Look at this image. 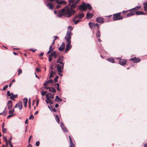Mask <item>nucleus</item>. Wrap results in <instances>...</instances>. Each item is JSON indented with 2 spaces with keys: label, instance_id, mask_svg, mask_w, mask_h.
Listing matches in <instances>:
<instances>
[{
  "label": "nucleus",
  "instance_id": "f257e3e1",
  "mask_svg": "<svg viewBox=\"0 0 147 147\" xmlns=\"http://www.w3.org/2000/svg\"><path fill=\"white\" fill-rule=\"evenodd\" d=\"M76 12L75 10L71 9L67 6H66L64 8L58 12L57 16L61 17L62 16L68 18L71 17Z\"/></svg>",
  "mask_w": 147,
  "mask_h": 147
},
{
  "label": "nucleus",
  "instance_id": "f03ea898",
  "mask_svg": "<svg viewBox=\"0 0 147 147\" xmlns=\"http://www.w3.org/2000/svg\"><path fill=\"white\" fill-rule=\"evenodd\" d=\"M72 33L70 31H68L67 32L66 36L65 37V39L67 42L66 45L65 52L69 51L71 47V46L70 45Z\"/></svg>",
  "mask_w": 147,
  "mask_h": 147
},
{
  "label": "nucleus",
  "instance_id": "7ed1b4c3",
  "mask_svg": "<svg viewBox=\"0 0 147 147\" xmlns=\"http://www.w3.org/2000/svg\"><path fill=\"white\" fill-rule=\"evenodd\" d=\"M64 57L63 56L58 58L57 60V62L59 64L56 65L57 71L59 72H62L64 68V63H63Z\"/></svg>",
  "mask_w": 147,
  "mask_h": 147
},
{
  "label": "nucleus",
  "instance_id": "20e7f679",
  "mask_svg": "<svg viewBox=\"0 0 147 147\" xmlns=\"http://www.w3.org/2000/svg\"><path fill=\"white\" fill-rule=\"evenodd\" d=\"M79 9L81 11L85 10L87 9L90 10H92V7L90 4H86L85 3H83L82 4L80 5Z\"/></svg>",
  "mask_w": 147,
  "mask_h": 147
},
{
  "label": "nucleus",
  "instance_id": "39448f33",
  "mask_svg": "<svg viewBox=\"0 0 147 147\" xmlns=\"http://www.w3.org/2000/svg\"><path fill=\"white\" fill-rule=\"evenodd\" d=\"M121 13H117L113 15V19L114 21L121 20L123 17L120 16Z\"/></svg>",
  "mask_w": 147,
  "mask_h": 147
},
{
  "label": "nucleus",
  "instance_id": "423d86ee",
  "mask_svg": "<svg viewBox=\"0 0 147 147\" xmlns=\"http://www.w3.org/2000/svg\"><path fill=\"white\" fill-rule=\"evenodd\" d=\"M71 3L72 4L70 8L71 9H73L76 7V5L77 3L75 1V0H70L69 1V4L70 5Z\"/></svg>",
  "mask_w": 147,
  "mask_h": 147
},
{
  "label": "nucleus",
  "instance_id": "0eeeda50",
  "mask_svg": "<svg viewBox=\"0 0 147 147\" xmlns=\"http://www.w3.org/2000/svg\"><path fill=\"white\" fill-rule=\"evenodd\" d=\"M88 24L90 27L91 28H93L97 27L98 29H99V25L97 23L95 24L94 23L89 22Z\"/></svg>",
  "mask_w": 147,
  "mask_h": 147
},
{
  "label": "nucleus",
  "instance_id": "6e6552de",
  "mask_svg": "<svg viewBox=\"0 0 147 147\" xmlns=\"http://www.w3.org/2000/svg\"><path fill=\"white\" fill-rule=\"evenodd\" d=\"M47 1H49L50 2H53L55 1L56 3L58 4H63L64 5H65L67 4V2L61 0L59 1V0H47Z\"/></svg>",
  "mask_w": 147,
  "mask_h": 147
},
{
  "label": "nucleus",
  "instance_id": "1a4fd4ad",
  "mask_svg": "<svg viewBox=\"0 0 147 147\" xmlns=\"http://www.w3.org/2000/svg\"><path fill=\"white\" fill-rule=\"evenodd\" d=\"M45 4L47 7L50 9H53V6L52 4L49 2H47L46 1L45 2Z\"/></svg>",
  "mask_w": 147,
  "mask_h": 147
},
{
  "label": "nucleus",
  "instance_id": "9d476101",
  "mask_svg": "<svg viewBox=\"0 0 147 147\" xmlns=\"http://www.w3.org/2000/svg\"><path fill=\"white\" fill-rule=\"evenodd\" d=\"M84 16V14L83 13L80 12L78 13V14L76 15L75 16V18L81 19L83 18Z\"/></svg>",
  "mask_w": 147,
  "mask_h": 147
},
{
  "label": "nucleus",
  "instance_id": "9b49d317",
  "mask_svg": "<svg viewBox=\"0 0 147 147\" xmlns=\"http://www.w3.org/2000/svg\"><path fill=\"white\" fill-rule=\"evenodd\" d=\"M96 20L97 22L99 23H103L104 22V19L101 17H97Z\"/></svg>",
  "mask_w": 147,
  "mask_h": 147
},
{
  "label": "nucleus",
  "instance_id": "f8f14e48",
  "mask_svg": "<svg viewBox=\"0 0 147 147\" xmlns=\"http://www.w3.org/2000/svg\"><path fill=\"white\" fill-rule=\"evenodd\" d=\"M130 61H133V62L135 63H137L140 61V60L138 58H136V57H134L130 59Z\"/></svg>",
  "mask_w": 147,
  "mask_h": 147
},
{
  "label": "nucleus",
  "instance_id": "ddd939ff",
  "mask_svg": "<svg viewBox=\"0 0 147 147\" xmlns=\"http://www.w3.org/2000/svg\"><path fill=\"white\" fill-rule=\"evenodd\" d=\"M46 99L45 100V101L47 103H50L52 104L53 103L51 99L49 98V97L47 96V95H46Z\"/></svg>",
  "mask_w": 147,
  "mask_h": 147
},
{
  "label": "nucleus",
  "instance_id": "4468645a",
  "mask_svg": "<svg viewBox=\"0 0 147 147\" xmlns=\"http://www.w3.org/2000/svg\"><path fill=\"white\" fill-rule=\"evenodd\" d=\"M65 48V44L64 42H63L61 45L58 48V50L61 51H63Z\"/></svg>",
  "mask_w": 147,
  "mask_h": 147
},
{
  "label": "nucleus",
  "instance_id": "2eb2a0df",
  "mask_svg": "<svg viewBox=\"0 0 147 147\" xmlns=\"http://www.w3.org/2000/svg\"><path fill=\"white\" fill-rule=\"evenodd\" d=\"M126 61L125 60L121 59L119 62V63L121 65H124L126 63Z\"/></svg>",
  "mask_w": 147,
  "mask_h": 147
},
{
  "label": "nucleus",
  "instance_id": "dca6fc26",
  "mask_svg": "<svg viewBox=\"0 0 147 147\" xmlns=\"http://www.w3.org/2000/svg\"><path fill=\"white\" fill-rule=\"evenodd\" d=\"M7 105L8 109H11L12 107V101L11 100H9L7 102Z\"/></svg>",
  "mask_w": 147,
  "mask_h": 147
},
{
  "label": "nucleus",
  "instance_id": "f3484780",
  "mask_svg": "<svg viewBox=\"0 0 147 147\" xmlns=\"http://www.w3.org/2000/svg\"><path fill=\"white\" fill-rule=\"evenodd\" d=\"M53 82V81L52 79L46 81L45 83H44L43 85L44 86H47L50 83H52Z\"/></svg>",
  "mask_w": 147,
  "mask_h": 147
},
{
  "label": "nucleus",
  "instance_id": "a211bd4d",
  "mask_svg": "<svg viewBox=\"0 0 147 147\" xmlns=\"http://www.w3.org/2000/svg\"><path fill=\"white\" fill-rule=\"evenodd\" d=\"M93 14L90 13L88 12L86 14V18L88 19L91 18L93 17Z\"/></svg>",
  "mask_w": 147,
  "mask_h": 147
},
{
  "label": "nucleus",
  "instance_id": "6ab92c4d",
  "mask_svg": "<svg viewBox=\"0 0 147 147\" xmlns=\"http://www.w3.org/2000/svg\"><path fill=\"white\" fill-rule=\"evenodd\" d=\"M60 125L62 129L65 132H66V131H67V129L65 127L63 123L62 122H61Z\"/></svg>",
  "mask_w": 147,
  "mask_h": 147
},
{
  "label": "nucleus",
  "instance_id": "aec40b11",
  "mask_svg": "<svg viewBox=\"0 0 147 147\" xmlns=\"http://www.w3.org/2000/svg\"><path fill=\"white\" fill-rule=\"evenodd\" d=\"M69 138L70 143V145L69 146V147H74V144L73 143L71 139L70 136H69Z\"/></svg>",
  "mask_w": 147,
  "mask_h": 147
},
{
  "label": "nucleus",
  "instance_id": "412c9836",
  "mask_svg": "<svg viewBox=\"0 0 147 147\" xmlns=\"http://www.w3.org/2000/svg\"><path fill=\"white\" fill-rule=\"evenodd\" d=\"M28 99L26 98H24L23 100V103L24 106L25 107H26L27 106V104L28 102Z\"/></svg>",
  "mask_w": 147,
  "mask_h": 147
},
{
  "label": "nucleus",
  "instance_id": "4be33fe9",
  "mask_svg": "<svg viewBox=\"0 0 147 147\" xmlns=\"http://www.w3.org/2000/svg\"><path fill=\"white\" fill-rule=\"evenodd\" d=\"M46 95H47V96L49 97V98H51L53 99L54 98V94H52L51 93H49L46 94Z\"/></svg>",
  "mask_w": 147,
  "mask_h": 147
},
{
  "label": "nucleus",
  "instance_id": "5701e85b",
  "mask_svg": "<svg viewBox=\"0 0 147 147\" xmlns=\"http://www.w3.org/2000/svg\"><path fill=\"white\" fill-rule=\"evenodd\" d=\"M18 107H19L20 110H21L22 108V102L20 101L18 103Z\"/></svg>",
  "mask_w": 147,
  "mask_h": 147
},
{
  "label": "nucleus",
  "instance_id": "b1692460",
  "mask_svg": "<svg viewBox=\"0 0 147 147\" xmlns=\"http://www.w3.org/2000/svg\"><path fill=\"white\" fill-rule=\"evenodd\" d=\"M55 119L58 123H59L60 122L59 118L58 115H55Z\"/></svg>",
  "mask_w": 147,
  "mask_h": 147
},
{
  "label": "nucleus",
  "instance_id": "393cba45",
  "mask_svg": "<svg viewBox=\"0 0 147 147\" xmlns=\"http://www.w3.org/2000/svg\"><path fill=\"white\" fill-rule=\"evenodd\" d=\"M49 91L50 92L54 93H55L56 92V90L53 87H49Z\"/></svg>",
  "mask_w": 147,
  "mask_h": 147
},
{
  "label": "nucleus",
  "instance_id": "a878e982",
  "mask_svg": "<svg viewBox=\"0 0 147 147\" xmlns=\"http://www.w3.org/2000/svg\"><path fill=\"white\" fill-rule=\"evenodd\" d=\"M107 60L108 61L112 63H114L115 62V60L114 59L112 58H108L107 59Z\"/></svg>",
  "mask_w": 147,
  "mask_h": 147
},
{
  "label": "nucleus",
  "instance_id": "bb28decb",
  "mask_svg": "<svg viewBox=\"0 0 147 147\" xmlns=\"http://www.w3.org/2000/svg\"><path fill=\"white\" fill-rule=\"evenodd\" d=\"M55 100L56 101H59V102H61L62 101V99L60 98L58 96H56Z\"/></svg>",
  "mask_w": 147,
  "mask_h": 147
},
{
  "label": "nucleus",
  "instance_id": "cd10ccee",
  "mask_svg": "<svg viewBox=\"0 0 147 147\" xmlns=\"http://www.w3.org/2000/svg\"><path fill=\"white\" fill-rule=\"evenodd\" d=\"M136 15H145V14L143 12L141 11H136Z\"/></svg>",
  "mask_w": 147,
  "mask_h": 147
},
{
  "label": "nucleus",
  "instance_id": "c85d7f7f",
  "mask_svg": "<svg viewBox=\"0 0 147 147\" xmlns=\"http://www.w3.org/2000/svg\"><path fill=\"white\" fill-rule=\"evenodd\" d=\"M76 18H75V17L73 19V21L74 22V24H78L80 21V19H78L76 20L75 21V19Z\"/></svg>",
  "mask_w": 147,
  "mask_h": 147
},
{
  "label": "nucleus",
  "instance_id": "c756f323",
  "mask_svg": "<svg viewBox=\"0 0 147 147\" xmlns=\"http://www.w3.org/2000/svg\"><path fill=\"white\" fill-rule=\"evenodd\" d=\"M6 109V108L5 107V109H4V111L2 113H0V115H4V116H5L6 114L7 113V111H5V110Z\"/></svg>",
  "mask_w": 147,
  "mask_h": 147
},
{
  "label": "nucleus",
  "instance_id": "7c9ffc66",
  "mask_svg": "<svg viewBox=\"0 0 147 147\" xmlns=\"http://www.w3.org/2000/svg\"><path fill=\"white\" fill-rule=\"evenodd\" d=\"M96 35L97 37H99L100 36V34L99 30H98L96 33Z\"/></svg>",
  "mask_w": 147,
  "mask_h": 147
},
{
  "label": "nucleus",
  "instance_id": "2f4dec72",
  "mask_svg": "<svg viewBox=\"0 0 147 147\" xmlns=\"http://www.w3.org/2000/svg\"><path fill=\"white\" fill-rule=\"evenodd\" d=\"M56 53L55 51H53L49 55L50 57H53L54 55Z\"/></svg>",
  "mask_w": 147,
  "mask_h": 147
},
{
  "label": "nucleus",
  "instance_id": "473e14b6",
  "mask_svg": "<svg viewBox=\"0 0 147 147\" xmlns=\"http://www.w3.org/2000/svg\"><path fill=\"white\" fill-rule=\"evenodd\" d=\"M135 14L134 13H129L127 15V17H130L131 16H133Z\"/></svg>",
  "mask_w": 147,
  "mask_h": 147
},
{
  "label": "nucleus",
  "instance_id": "72a5a7b5",
  "mask_svg": "<svg viewBox=\"0 0 147 147\" xmlns=\"http://www.w3.org/2000/svg\"><path fill=\"white\" fill-rule=\"evenodd\" d=\"M12 137H11L8 140V142L9 144V145L12 144L11 143V139H12Z\"/></svg>",
  "mask_w": 147,
  "mask_h": 147
},
{
  "label": "nucleus",
  "instance_id": "f704fd0d",
  "mask_svg": "<svg viewBox=\"0 0 147 147\" xmlns=\"http://www.w3.org/2000/svg\"><path fill=\"white\" fill-rule=\"evenodd\" d=\"M14 111V109H13L12 110H9L8 111V113L9 114H13Z\"/></svg>",
  "mask_w": 147,
  "mask_h": 147
},
{
  "label": "nucleus",
  "instance_id": "c9c22d12",
  "mask_svg": "<svg viewBox=\"0 0 147 147\" xmlns=\"http://www.w3.org/2000/svg\"><path fill=\"white\" fill-rule=\"evenodd\" d=\"M54 72L53 70H51V73L50 74L49 78H52L53 76Z\"/></svg>",
  "mask_w": 147,
  "mask_h": 147
},
{
  "label": "nucleus",
  "instance_id": "e433bc0d",
  "mask_svg": "<svg viewBox=\"0 0 147 147\" xmlns=\"http://www.w3.org/2000/svg\"><path fill=\"white\" fill-rule=\"evenodd\" d=\"M55 85L56 86H57V87H56V88L57 90H58V91H59L60 90V89L59 88V84L58 83H57L56 84H55Z\"/></svg>",
  "mask_w": 147,
  "mask_h": 147
},
{
  "label": "nucleus",
  "instance_id": "4c0bfd02",
  "mask_svg": "<svg viewBox=\"0 0 147 147\" xmlns=\"http://www.w3.org/2000/svg\"><path fill=\"white\" fill-rule=\"evenodd\" d=\"M2 128V132L4 133H6V131H7L6 129V128Z\"/></svg>",
  "mask_w": 147,
  "mask_h": 147
},
{
  "label": "nucleus",
  "instance_id": "58836bf2",
  "mask_svg": "<svg viewBox=\"0 0 147 147\" xmlns=\"http://www.w3.org/2000/svg\"><path fill=\"white\" fill-rule=\"evenodd\" d=\"M14 115L13 114H10V115H8L7 116V119H9V118H10L11 117L13 116Z\"/></svg>",
  "mask_w": 147,
  "mask_h": 147
},
{
  "label": "nucleus",
  "instance_id": "ea45409f",
  "mask_svg": "<svg viewBox=\"0 0 147 147\" xmlns=\"http://www.w3.org/2000/svg\"><path fill=\"white\" fill-rule=\"evenodd\" d=\"M34 118V117H33L32 115H31L30 117H29V119H33Z\"/></svg>",
  "mask_w": 147,
  "mask_h": 147
},
{
  "label": "nucleus",
  "instance_id": "a19ab883",
  "mask_svg": "<svg viewBox=\"0 0 147 147\" xmlns=\"http://www.w3.org/2000/svg\"><path fill=\"white\" fill-rule=\"evenodd\" d=\"M58 78V76H56L55 78H54V81L55 82H57V79Z\"/></svg>",
  "mask_w": 147,
  "mask_h": 147
},
{
  "label": "nucleus",
  "instance_id": "79ce46f5",
  "mask_svg": "<svg viewBox=\"0 0 147 147\" xmlns=\"http://www.w3.org/2000/svg\"><path fill=\"white\" fill-rule=\"evenodd\" d=\"M22 72V70L20 69H19L18 70V75H19L20 74H21Z\"/></svg>",
  "mask_w": 147,
  "mask_h": 147
},
{
  "label": "nucleus",
  "instance_id": "37998d69",
  "mask_svg": "<svg viewBox=\"0 0 147 147\" xmlns=\"http://www.w3.org/2000/svg\"><path fill=\"white\" fill-rule=\"evenodd\" d=\"M39 100L38 98H36V106H37L39 103Z\"/></svg>",
  "mask_w": 147,
  "mask_h": 147
},
{
  "label": "nucleus",
  "instance_id": "c03bdc74",
  "mask_svg": "<svg viewBox=\"0 0 147 147\" xmlns=\"http://www.w3.org/2000/svg\"><path fill=\"white\" fill-rule=\"evenodd\" d=\"M47 92L46 91H43L41 93V94L42 96H44L45 94Z\"/></svg>",
  "mask_w": 147,
  "mask_h": 147
},
{
  "label": "nucleus",
  "instance_id": "a18cd8bd",
  "mask_svg": "<svg viewBox=\"0 0 147 147\" xmlns=\"http://www.w3.org/2000/svg\"><path fill=\"white\" fill-rule=\"evenodd\" d=\"M40 144V142L39 141H38L36 142L35 145L37 146H38Z\"/></svg>",
  "mask_w": 147,
  "mask_h": 147
},
{
  "label": "nucleus",
  "instance_id": "49530a36",
  "mask_svg": "<svg viewBox=\"0 0 147 147\" xmlns=\"http://www.w3.org/2000/svg\"><path fill=\"white\" fill-rule=\"evenodd\" d=\"M50 67L51 70H53V64H51L50 65Z\"/></svg>",
  "mask_w": 147,
  "mask_h": 147
},
{
  "label": "nucleus",
  "instance_id": "de8ad7c7",
  "mask_svg": "<svg viewBox=\"0 0 147 147\" xmlns=\"http://www.w3.org/2000/svg\"><path fill=\"white\" fill-rule=\"evenodd\" d=\"M3 139L4 140V141H5V142H7V141L6 138L4 136H3Z\"/></svg>",
  "mask_w": 147,
  "mask_h": 147
},
{
  "label": "nucleus",
  "instance_id": "09e8293b",
  "mask_svg": "<svg viewBox=\"0 0 147 147\" xmlns=\"http://www.w3.org/2000/svg\"><path fill=\"white\" fill-rule=\"evenodd\" d=\"M7 95L8 96H11V93L9 91H8L7 93Z\"/></svg>",
  "mask_w": 147,
  "mask_h": 147
},
{
  "label": "nucleus",
  "instance_id": "8fccbe9b",
  "mask_svg": "<svg viewBox=\"0 0 147 147\" xmlns=\"http://www.w3.org/2000/svg\"><path fill=\"white\" fill-rule=\"evenodd\" d=\"M8 87V85H6L3 88V89L4 90H5Z\"/></svg>",
  "mask_w": 147,
  "mask_h": 147
},
{
  "label": "nucleus",
  "instance_id": "3c124183",
  "mask_svg": "<svg viewBox=\"0 0 147 147\" xmlns=\"http://www.w3.org/2000/svg\"><path fill=\"white\" fill-rule=\"evenodd\" d=\"M60 4H59V5H57L56 6V7L57 9H58V8H59V7H61Z\"/></svg>",
  "mask_w": 147,
  "mask_h": 147
},
{
  "label": "nucleus",
  "instance_id": "603ef678",
  "mask_svg": "<svg viewBox=\"0 0 147 147\" xmlns=\"http://www.w3.org/2000/svg\"><path fill=\"white\" fill-rule=\"evenodd\" d=\"M36 50L35 49H30V51H31L33 52H34L35 51H36Z\"/></svg>",
  "mask_w": 147,
  "mask_h": 147
},
{
  "label": "nucleus",
  "instance_id": "864d4df0",
  "mask_svg": "<svg viewBox=\"0 0 147 147\" xmlns=\"http://www.w3.org/2000/svg\"><path fill=\"white\" fill-rule=\"evenodd\" d=\"M144 10L145 11H147V6H144Z\"/></svg>",
  "mask_w": 147,
  "mask_h": 147
},
{
  "label": "nucleus",
  "instance_id": "5fc2aeb1",
  "mask_svg": "<svg viewBox=\"0 0 147 147\" xmlns=\"http://www.w3.org/2000/svg\"><path fill=\"white\" fill-rule=\"evenodd\" d=\"M6 142L5 146L6 147H9L8 143V141Z\"/></svg>",
  "mask_w": 147,
  "mask_h": 147
},
{
  "label": "nucleus",
  "instance_id": "6e6d98bb",
  "mask_svg": "<svg viewBox=\"0 0 147 147\" xmlns=\"http://www.w3.org/2000/svg\"><path fill=\"white\" fill-rule=\"evenodd\" d=\"M68 29H70V30H72L73 29V28L70 26L68 27Z\"/></svg>",
  "mask_w": 147,
  "mask_h": 147
},
{
  "label": "nucleus",
  "instance_id": "4d7b16f0",
  "mask_svg": "<svg viewBox=\"0 0 147 147\" xmlns=\"http://www.w3.org/2000/svg\"><path fill=\"white\" fill-rule=\"evenodd\" d=\"M52 58H51V57H50V56H49V61H51V60H52Z\"/></svg>",
  "mask_w": 147,
  "mask_h": 147
},
{
  "label": "nucleus",
  "instance_id": "13d9d810",
  "mask_svg": "<svg viewBox=\"0 0 147 147\" xmlns=\"http://www.w3.org/2000/svg\"><path fill=\"white\" fill-rule=\"evenodd\" d=\"M143 5H144V6H147V2H145L143 3Z\"/></svg>",
  "mask_w": 147,
  "mask_h": 147
},
{
  "label": "nucleus",
  "instance_id": "bf43d9fd",
  "mask_svg": "<svg viewBox=\"0 0 147 147\" xmlns=\"http://www.w3.org/2000/svg\"><path fill=\"white\" fill-rule=\"evenodd\" d=\"M31 137H32V136H30L29 138V139L28 140V142L29 143L30 142L31 139Z\"/></svg>",
  "mask_w": 147,
  "mask_h": 147
},
{
  "label": "nucleus",
  "instance_id": "052dcab7",
  "mask_svg": "<svg viewBox=\"0 0 147 147\" xmlns=\"http://www.w3.org/2000/svg\"><path fill=\"white\" fill-rule=\"evenodd\" d=\"M12 96H13V97L15 98H16L17 97V94H13L12 95Z\"/></svg>",
  "mask_w": 147,
  "mask_h": 147
},
{
  "label": "nucleus",
  "instance_id": "680f3d73",
  "mask_svg": "<svg viewBox=\"0 0 147 147\" xmlns=\"http://www.w3.org/2000/svg\"><path fill=\"white\" fill-rule=\"evenodd\" d=\"M10 98L11 100H13L14 98L13 96H12L10 97Z\"/></svg>",
  "mask_w": 147,
  "mask_h": 147
},
{
  "label": "nucleus",
  "instance_id": "e2e57ef3",
  "mask_svg": "<svg viewBox=\"0 0 147 147\" xmlns=\"http://www.w3.org/2000/svg\"><path fill=\"white\" fill-rule=\"evenodd\" d=\"M36 69L37 72H39L40 71V70L38 68H36Z\"/></svg>",
  "mask_w": 147,
  "mask_h": 147
},
{
  "label": "nucleus",
  "instance_id": "0e129e2a",
  "mask_svg": "<svg viewBox=\"0 0 147 147\" xmlns=\"http://www.w3.org/2000/svg\"><path fill=\"white\" fill-rule=\"evenodd\" d=\"M18 103L17 104H16L15 106H14V107L15 108H16L17 107H18Z\"/></svg>",
  "mask_w": 147,
  "mask_h": 147
},
{
  "label": "nucleus",
  "instance_id": "69168bd1",
  "mask_svg": "<svg viewBox=\"0 0 147 147\" xmlns=\"http://www.w3.org/2000/svg\"><path fill=\"white\" fill-rule=\"evenodd\" d=\"M5 126V123L4 122H3L2 125V128H4V127Z\"/></svg>",
  "mask_w": 147,
  "mask_h": 147
},
{
  "label": "nucleus",
  "instance_id": "338daca9",
  "mask_svg": "<svg viewBox=\"0 0 147 147\" xmlns=\"http://www.w3.org/2000/svg\"><path fill=\"white\" fill-rule=\"evenodd\" d=\"M27 147H32V146L31 145L29 144Z\"/></svg>",
  "mask_w": 147,
  "mask_h": 147
},
{
  "label": "nucleus",
  "instance_id": "774afa93",
  "mask_svg": "<svg viewBox=\"0 0 147 147\" xmlns=\"http://www.w3.org/2000/svg\"><path fill=\"white\" fill-rule=\"evenodd\" d=\"M144 147H147V143H145L144 145Z\"/></svg>",
  "mask_w": 147,
  "mask_h": 147
}]
</instances>
